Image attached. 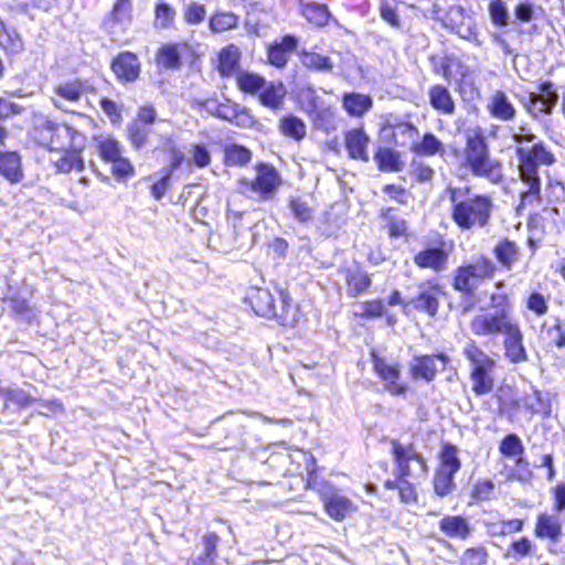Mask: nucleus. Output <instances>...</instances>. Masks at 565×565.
<instances>
[{"label": "nucleus", "instance_id": "nucleus-30", "mask_svg": "<svg viewBox=\"0 0 565 565\" xmlns=\"http://www.w3.org/2000/svg\"><path fill=\"white\" fill-rule=\"evenodd\" d=\"M287 90L281 82H267L257 95L259 104L273 111L280 110L284 107Z\"/></svg>", "mask_w": 565, "mask_h": 565}, {"label": "nucleus", "instance_id": "nucleus-2", "mask_svg": "<svg viewBox=\"0 0 565 565\" xmlns=\"http://www.w3.org/2000/svg\"><path fill=\"white\" fill-rule=\"evenodd\" d=\"M449 217L460 232L483 230L490 226L495 203L489 193L476 192L470 184L448 185Z\"/></svg>", "mask_w": 565, "mask_h": 565}, {"label": "nucleus", "instance_id": "nucleus-27", "mask_svg": "<svg viewBox=\"0 0 565 565\" xmlns=\"http://www.w3.org/2000/svg\"><path fill=\"white\" fill-rule=\"evenodd\" d=\"M487 110L490 116L500 121H513L516 108L504 90H494L488 99Z\"/></svg>", "mask_w": 565, "mask_h": 565}, {"label": "nucleus", "instance_id": "nucleus-48", "mask_svg": "<svg viewBox=\"0 0 565 565\" xmlns=\"http://www.w3.org/2000/svg\"><path fill=\"white\" fill-rule=\"evenodd\" d=\"M489 552L482 544L467 547L458 558L459 565H487Z\"/></svg>", "mask_w": 565, "mask_h": 565}, {"label": "nucleus", "instance_id": "nucleus-55", "mask_svg": "<svg viewBox=\"0 0 565 565\" xmlns=\"http://www.w3.org/2000/svg\"><path fill=\"white\" fill-rule=\"evenodd\" d=\"M288 207L292 216L299 222L307 223L312 220V209L301 198L290 196L288 200Z\"/></svg>", "mask_w": 565, "mask_h": 565}, {"label": "nucleus", "instance_id": "nucleus-45", "mask_svg": "<svg viewBox=\"0 0 565 565\" xmlns=\"http://www.w3.org/2000/svg\"><path fill=\"white\" fill-rule=\"evenodd\" d=\"M457 472L435 469L431 484L434 493L439 498L450 495L455 488V476Z\"/></svg>", "mask_w": 565, "mask_h": 565}, {"label": "nucleus", "instance_id": "nucleus-34", "mask_svg": "<svg viewBox=\"0 0 565 565\" xmlns=\"http://www.w3.org/2000/svg\"><path fill=\"white\" fill-rule=\"evenodd\" d=\"M428 99L433 109L443 115H452L456 110L455 99L449 88L443 84H434L428 89Z\"/></svg>", "mask_w": 565, "mask_h": 565}, {"label": "nucleus", "instance_id": "nucleus-18", "mask_svg": "<svg viewBox=\"0 0 565 565\" xmlns=\"http://www.w3.org/2000/svg\"><path fill=\"white\" fill-rule=\"evenodd\" d=\"M437 361L441 363V371H444L450 363V358L445 352L415 355L408 367L412 380L433 382L439 373Z\"/></svg>", "mask_w": 565, "mask_h": 565}, {"label": "nucleus", "instance_id": "nucleus-19", "mask_svg": "<svg viewBox=\"0 0 565 565\" xmlns=\"http://www.w3.org/2000/svg\"><path fill=\"white\" fill-rule=\"evenodd\" d=\"M339 273L343 277L345 292L350 298H356L360 295L366 294L372 287L371 274L358 262L342 265L339 268Z\"/></svg>", "mask_w": 565, "mask_h": 565}, {"label": "nucleus", "instance_id": "nucleus-3", "mask_svg": "<svg viewBox=\"0 0 565 565\" xmlns=\"http://www.w3.org/2000/svg\"><path fill=\"white\" fill-rule=\"evenodd\" d=\"M390 456L395 468V478L386 479L383 488L386 491H396L398 501L405 505H415L418 502L419 494L417 487L412 479L415 478V471L412 466L419 468L422 473L428 470L427 460L417 449L415 443H402L397 438L390 439Z\"/></svg>", "mask_w": 565, "mask_h": 565}, {"label": "nucleus", "instance_id": "nucleus-14", "mask_svg": "<svg viewBox=\"0 0 565 565\" xmlns=\"http://www.w3.org/2000/svg\"><path fill=\"white\" fill-rule=\"evenodd\" d=\"M417 288L416 294L411 297V308L428 318H435L446 294L444 286L437 279L430 278L418 284Z\"/></svg>", "mask_w": 565, "mask_h": 565}, {"label": "nucleus", "instance_id": "nucleus-50", "mask_svg": "<svg viewBox=\"0 0 565 565\" xmlns=\"http://www.w3.org/2000/svg\"><path fill=\"white\" fill-rule=\"evenodd\" d=\"M495 484L491 479L476 481L469 492L471 503L489 501L494 497Z\"/></svg>", "mask_w": 565, "mask_h": 565}, {"label": "nucleus", "instance_id": "nucleus-52", "mask_svg": "<svg viewBox=\"0 0 565 565\" xmlns=\"http://www.w3.org/2000/svg\"><path fill=\"white\" fill-rule=\"evenodd\" d=\"M452 68H456V71L460 74L461 78H465L469 74L468 68L457 56L451 54L441 57L438 72L440 73L444 79L448 82L451 81L454 76Z\"/></svg>", "mask_w": 565, "mask_h": 565}, {"label": "nucleus", "instance_id": "nucleus-43", "mask_svg": "<svg viewBox=\"0 0 565 565\" xmlns=\"http://www.w3.org/2000/svg\"><path fill=\"white\" fill-rule=\"evenodd\" d=\"M300 12L308 23L317 28L326 26L331 18V12L326 3H305L301 6Z\"/></svg>", "mask_w": 565, "mask_h": 565}, {"label": "nucleus", "instance_id": "nucleus-54", "mask_svg": "<svg viewBox=\"0 0 565 565\" xmlns=\"http://www.w3.org/2000/svg\"><path fill=\"white\" fill-rule=\"evenodd\" d=\"M96 145L99 156L103 160L110 162L121 156L119 142L110 136L96 138Z\"/></svg>", "mask_w": 565, "mask_h": 565}, {"label": "nucleus", "instance_id": "nucleus-23", "mask_svg": "<svg viewBox=\"0 0 565 565\" xmlns=\"http://www.w3.org/2000/svg\"><path fill=\"white\" fill-rule=\"evenodd\" d=\"M298 44L299 40L294 34H285L279 41H273L266 47V63L279 70L285 68Z\"/></svg>", "mask_w": 565, "mask_h": 565}, {"label": "nucleus", "instance_id": "nucleus-4", "mask_svg": "<svg viewBox=\"0 0 565 565\" xmlns=\"http://www.w3.org/2000/svg\"><path fill=\"white\" fill-rule=\"evenodd\" d=\"M244 303L256 316L275 320L282 327H295L303 318L299 305L294 302L288 289L278 284H274L273 287H248Z\"/></svg>", "mask_w": 565, "mask_h": 565}, {"label": "nucleus", "instance_id": "nucleus-35", "mask_svg": "<svg viewBox=\"0 0 565 565\" xmlns=\"http://www.w3.org/2000/svg\"><path fill=\"white\" fill-rule=\"evenodd\" d=\"M0 175L10 183L23 180L21 157L17 151L0 150Z\"/></svg>", "mask_w": 565, "mask_h": 565}, {"label": "nucleus", "instance_id": "nucleus-61", "mask_svg": "<svg viewBox=\"0 0 565 565\" xmlns=\"http://www.w3.org/2000/svg\"><path fill=\"white\" fill-rule=\"evenodd\" d=\"M6 399L20 407H28L33 404L34 398L21 388H8L4 393Z\"/></svg>", "mask_w": 565, "mask_h": 565}, {"label": "nucleus", "instance_id": "nucleus-28", "mask_svg": "<svg viewBox=\"0 0 565 565\" xmlns=\"http://www.w3.org/2000/svg\"><path fill=\"white\" fill-rule=\"evenodd\" d=\"M130 0H117L111 12L104 19L103 26L111 35H118L130 21Z\"/></svg>", "mask_w": 565, "mask_h": 565}, {"label": "nucleus", "instance_id": "nucleus-49", "mask_svg": "<svg viewBox=\"0 0 565 565\" xmlns=\"http://www.w3.org/2000/svg\"><path fill=\"white\" fill-rule=\"evenodd\" d=\"M499 451L504 458H521L524 455L525 448L521 438L516 434L511 433L501 439Z\"/></svg>", "mask_w": 565, "mask_h": 565}, {"label": "nucleus", "instance_id": "nucleus-47", "mask_svg": "<svg viewBox=\"0 0 565 565\" xmlns=\"http://www.w3.org/2000/svg\"><path fill=\"white\" fill-rule=\"evenodd\" d=\"M542 330L548 338L550 344L556 349H565V320L559 316L553 317L552 324H542Z\"/></svg>", "mask_w": 565, "mask_h": 565}, {"label": "nucleus", "instance_id": "nucleus-17", "mask_svg": "<svg viewBox=\"0 0 565 565\" xmlns=\"http://www.w3.org/2000/svg\"><path fill=\"white\" fill-rule=\"evenodd\" d=\"M186 56H194L193 47L186 41L162 43L153 57L159 71H178Z\"/></svg>", "mask_w": 565, "mask_h": 565}, {"label": "nucleus", "instance_id": "nucleus-12", "mask_svg": "<svg viewBox=\"0 0 565 565\" xmlns=\"http://www.w3.org/2000/svg\"><path fill=\"white\" fill-rule=\"evenodd\" d=\"M372 371L383 383L385 391L392 396H404L409 386L402 381V364L397 361L388 362L377 350L370 352Z\"/></svg>", "mask_w": 565, "mask_h": 565}, {"label": "nucleus", "instance_id": "nucleus-58", "mask_svg": "<svg viewBox=\"0 0 565 565\" xmlns=\"http://www.w3.org/2000/svg\"><path fill=\"white\" fill-rule=\"evenodd\" d=\"M206 18V8L199 2H190L183 9V19L186 24L193 25L203 22Z\"/></svg>", "mask_w": 565, "mask_h": 565}, {"label": "nucleus", "instance_id": "nucleus-39", "mask_svg": "<svg viewBox=\"0 0 565 565\" xmlns=\"http://www.w3.org/2000/svg\"><path fill=\"white\" fill-rule=\"evenodd\" d=\"M461 466L458 447L449 441H441L437 452L436 469L458 472Z\"/></svg>", "mask_w": 565, "mask_h": 565}, {"label": "nucleus", "instance_id": "nucleus-41", "mask_svg": "<svg viewBox=\"0 0 565 565\" xmlns=\"http://www.w3.org/2000/svg\"><path fill=\"white\" fill-rule=\"evenodd\" d=\"M536 553V544L527 536H520L509 543L504 556L513 561H521L535 557Z\"/></svg>", "mask_w": 565, "mask_h": 565}, {"label": "nucleus", "instance_id": "nucleus-56", "mask_svg": "<svg viewBox=\"0 0 565 565\" xmlns=\"http://www.w3.org/2000/svg\"><path fill=\"white\" fill-rule=\"evenodd\" d=\"M237 24V18L234 13L221 12L215 13L210 19V30L213 33H221L235 28Z\"/></svg>", "mask_w": 565, "mask_h": 565}, {"label": "nucleus", "instance_id": "nucleus-1", "mask_svg": "<svg viewBox=\"0 0 565 565\" xmlns=\"http://www.w3.org/2000/svg\"><path fill=\"white\" fill-rule=\"evenodd\" d=\"M492 253L495 260L482 253L471 260L461 263L452 270L450 286L463 299L461 302L463 313L476 307L479 287L495 277L498 265L503 269L511 270L522 257L521 246L507 236L500 237L495 242Z\"/></svg>", "mask_w": 565, "mask_h": 565}, {"label": "nucleus", "instance_id": "nucleus-42", "mask_svg": "<svg viewBox=\"0 0 565 565\" xmlns=\"http://www.w3.org/2000/svg\"><path fill=\"white\" fill-rule=\"evenodd\" d=\"M253 158V152L246 146L230 143L223 148V164L225 167H245Z\"/></svg>", "mask_w": 565, "mask_h": 565}, {"label": "nucleus", "instance_id": "nucleus-6", "mask_svg": "<svg viewBox=\"0 0 565 565\" xmlns=\"http://www.w3.org/2000/svg\"><path fill=\"white\" fill-rule=\"evenodd\" d=\"M461 167L472 177L482 178L493 184L503 181V167L499 159L492 157L487 136L477 127L465 137Z\"/></svg>", "mask_w": 565, "mask_h": 565}, {"label": "nucleus", "instance_id": "nucleus-33", "mask_svg": "<svg viewBox=\"0 0 565 565\" xmlns=\"http://www.w3.org/2000/svg\"><path fill=\"white\" fill-rule=\"evenodd\" d=\"M111 68L120 81L134 82L140 70V62L136 54L120 53L111 63Z\"/></svg>", "mask_w": 565, "mask_h": 565}, {"label": "nucleus", "instance_id": "nucleus-37", "mask_svg": "<svg viewBox=\"0 0 565 565\" xmlns=\"http://www.w3.org/2000/svg\"><path fill=\"white\" fill-rule=\"evenodd\" d=\"M278 131L282 137L300 142L307 136V125L300 117L286 114L278 120Z\"/></svg>", "mask_w": 565, "mask_h": 565}, {"label": "nucleus", "instance_id": "nucleus-24", "mask_svg": "<svg viewBox=\"0 0 565 565\" xmlns=\"http://www.w3.org/2000/svg\"><path fill=\"white\" fill-rule=\"evenodd\" d=\"M241 63L242 51L236 44L230 43L217 52L214 70L222 79H228L243 70Z\"/></svg>", "mask_w": 565, "mask_h": 565}, {"label": "nucleus", "instance_id": "nucleus-38", "mask_svg": "<svg viewBox=\"0 0 565 565\" xmlns=\"http://www.w3.org/2000/svg\"><path fill=\"white\" fill-rule=\"evenodd\" d=\"M234 79L237 90L249 96H257L266 81L263 75L244 68L236 74Z\"/></svg>", "mask_w": 565, "mask_h": 565}, {"label": "nucleus", "instance_id": "nucleus-32", "mask_svg": "<svg viewBox=\"0 0 565 565\" xmlns=\"http://www.w3.org/2000/svg\"><path fill=\"white\" fill-rule=\"evenodd\" d=\"M409 150L422 158L444 157L446 154L444 142L431 131L424 132L419 139L412 142Z\"/></svg>", "mask_w": 565, "mask_h": 565}, {"label": "nucleus", "instance_id": "nucleus-13", "mask_svg": "<svg viewBox=\"0 0 565 565\" xmlns=\"http://www.w3.org/2000/svg\"><path fill=\"white\" fill-rule=\"evenodd\" d=\"M452 244L448 243L443 234L437 233L433 244L424 246L414 256L413 262L419 269H429L441 273L448 268Z\"/></svg>", "mask_w": 565, "mask_h": 565}, {"label": "nucleus", "instance_id": "nucleus-10", "mask_svg": "<svg viewBox=\"0 0 565 565\" xmlns=\"http://www.w3.org/2000/svg\"><path fill=\"white\" fill-rule=\"evenodd\" d=\"M36 142L51 151L79 152L85 146V137L66 124L44 119L34 127Z\"/></svg>", "mask_w": 565, "mask_h": 565}, {"label": "nucleus", "instance_id": "nucleus-53", "mask_svg": "<svg viewBox=\"0 0 565 565\" xmlns=\"http://www.w3.org/2000/svg\"><path fill=\"white\" fill-rule=\"evenodd\" d=\"M0 46L9 54H18L23 50V41L14 29H9L3 23L0 31Z\"/></svg>", "mask_w": 565, "mask_h": 565}, {"label": "nucleus", "instance_id": "nucleus-8", "mask_svg": "<svg viewBox=\"0 0 565 565\" xmlns=\"http://www.w3.org/2000/svg\"><path fill=\"white\" fill-rule=\"evenodd\" d=\"M489 300L493 311L479 312L469 321L470 332L477 338L498 337L514 321V303L508 292H492Z\"/></svg>", "mask_w": 565, "mask_h": 565}, {"label": "nucleus", "instance_id": "nucleus-40", "mask_svg": "<svg viewBox=\"0 0 565 565\" xmlns=\"http://www.w3.org/2000/svg\"><path fill=\"white\" fill-rule=\"evenodd\" d=\"M298 58L301 66L310 72H332L333 70V63L329 56L311 50H300Z\"/></svg>", "mask_w": 565, "mask_h": 565}, {"label": "nucleus", "instance_id": "nucleus-5", "mask_svg": "<svg viewBox=\"0 0 565 565\" xmlns=\"http://www.w3.org/2000/svg\"><path fill=\"white\" fill-rule=\"evenodd\" d=\"M519 179L525 184L521 191V203L532 204L542 196V179L540 169L551 168L557 162L553 149L543 140L530 146L516 145L514 147Z\"/></svg>", "mask_w": 565, "mask_h": 565}, {"label": "nucleus", "instance_id": "nucleus-63", "mask_svg": "<svg viewBox=\"0 0 565 565\" xmlns=\"http://www.w3.org/2000/svg\"><path fill=\"white\" fill-rule=\"evenodd\" d=\"M171 177L172 174L163 171L161 178L150 186V193L156 200H161L171 189Z\"/></svg>", "mask_w": 565, "mask_h": 565}, {"label": "nucleus", "instance_id": "nucleus-60", "mask_svg": "<svg viewBox=\"0 0 565 565\" xmlns=\"http://www.w3.org/2000/svg\"><path fill=\"white\" fill-rule=\"evenodd\" d=\"M382 190L392 201H395L401 205L407 204L409 192L406 188L399 184L388 183L385 184Z\"/></svg>", "mask_w": 565, "mask_h": 565}, {"label": "nucleus", "instance_id": "nucleus-15", "mask_svg": "<svg viewBox=\"0 0 565 565\" xmlns=\"http://www.w3.org/2000/svg\"><path fill=\"white\" fill-rule=\"evenodd\" d=\"M558 102V93L551 79L541 81L534 92H530L522 106L532 117L548 115Z\"/></svg>", "mask_w": 565, "mask_h": 565}, {"label": "nucleus", "instance_id": "nucleus-31", "mask_svg": "<svg viewBox=\"0 0 565 565\" xmlns=\"http://www.w3.org/2000/svg\"><path fill=\"white\" fill-rule=\"evenodd\" d=\"M373 159L377 170L384 173L401 172L405 167L402 152L392 147H377Z\"/></svg>", "mask_w": 565, "mask_h": 565}, {"label": "nucleus", "instance_id": "nucleus-25", "mask_svg": "<svg viewBox=\"0 0 565 565\" xmlns=\"http://www.w3.org/2000/svg\"><path fill=\"white\" fill-rule=\"evenodd\" d=\"M439 531L449 540L467 541L472 535L469 519L461 514L444 515L438 523Z\"/></svg>", "mask_w": 565, "mask_h": 565}, {"label": "nucleus", "instance_id": "nucleus-44", "mask_svg": "<svg viewBox=\"0 0 565 565\" xmlns=\"http://www.w3.org/2000/svg\"><path fill=\"white\" fill-rule=\"evenodd\" d=\"M387 316L385 301L381 298L366 299L359 303V309L353 312L358 320L370 321Z\"/></svg>", "mask_w": 565, "mask_h": 565}, {"label": "nucleus", "instance_id": "nucleus-9", "mask_svg": "<svg viewBox=\"0 0 565 565\" xmlns=\"http://www.w3.org/2000/svg\"><path fill=\"white\" fill-rule=\"evenodd\" d=\"M469 364V380L475 396H486L495 387L497 360L488 354L476 340H470L462 349Z\"/></svg>", "mask_w": 565, "mask_h": 565}, {"label": "nucleus", "instance_id": "nucleus-62", "mask_svg": "<svg viewBox=\"0 0 565 565\" xmlns=\"http://www.w3.org/2000/svg\"><path fill=\"white\" fill-rule=\"evenodd\" d=\"M191 153L195 167L205 168L211 164V154L205 146L201 143L192 145Z\"/></svg>", "mask_w": 565, "mask_h": 565}, {"label": "nucleus", "instance_id": "nucleus-46", "mask_svg": "<svg viewBox=\"0 0 565 565\" xmlns=\"http://www.w3.org/2000/svg\"><path fill=\"white\" fill-rule=\"evenodd\" d=\"M524 306L533 316L544 317L550 311V295H544L540 290H531L524 299Z\"/></svg>", "mask_w": 565, "mask_h": 565}, {"label": "nucleus", "instance_id": "nucleus-57", "mask_svg": "<svg viewBox=\"0 0 565 565\" xmlns=\"http://www.w3.org/2000/svg\"><path fill=\"white\" fill-rule=\"evenodd\" d=\"M491 22L498 26L503 28L509 23V12L503 0H491L488 6Z\"/></svg>", "mask_w": 565, "mask_h": 565}, {"label": "nucleus", "instance_id": "nucleus-64", "mask_svg": "<svg viewBox=\"0 0 565 565\" xmlns=\"http://www.w3.org/2000/svg\"><path fill=\"white\" fill-rule=\"evenodd\" d=\"M553 500V511L561 512L565 510V482H558L551 489Z\"/></svg>", "mask_w": 565, "mask_h": 565}, {"label": "nucleus", "instance_id": "nucleus-26", "mask_svg": "<svg viewBox=\"0 0 565 565\" xmlns=\"http://www.w3.org/2000/svg\"><path fill=\"white\" fill-rule=\"evenodd\" d=\"M379 217L384 222L383 228L390 239H407L411 236L408 222L396 214L395 207H382L379 212Z\"/></svg>", "mask_w": 565, "mask_h": 565}, {"label": "nucleus", "instance_id": "nucleus-59", "mask_svg": "<svg viewBox=\"0 0 565 565\" xmlns=\"http://www.w3.org/2000/svg\"><path fill=\"white\" fill-rule=\"evenodd\" d=\"M411 174L418 183H431L435 178V170L424 161H413Z\"/></svg>", "mask_w": 565, "mask_h": 565}, {"label": "nucleus", "instance_id": "nucleus-20", "mask_svg": "<svg viewBox=\"0 0 565 565\" xmlns=\"http://www.w3.org/2000/svg\"><path fill=\"white\" fill-rule=\"evenodd\" d=\"M503 354L512 364H521L529 361V353L524 344V334L520 323H513L502 333Z\"/></svg>", "mask_w": 565, "mask_h": 565}, {"label": "nucleus", "instance_id": "nucleus-29", "mask_svg": "<svg viewBox=\"0 0 565 565\" xmlns=\"http://www.w3.org/2000/svg\"><path fill=\"white\" fill-rule=\"evenodd\" d=\"M533 533L539 540H547L552 543H557L563 535V527L554 515L542 512L539 513L535 519Z\"/></svg>", "mask_w": 565, "mask_h": 565}, {"label": "nucleus", "instance_id": "nucleus-16", "mask_svg": "<svg viewBox=\"0 0 565 565\" xmlns=\"http://www.w3.org/2000/svg\"><path fill=\"white\" fill-rule=\"evenodd\" d=\"M211 115L242 129H254L258 126V119L249 108L230 98L217 103L211 110Z\"/></svg>", "mask_w": 565, "mask_h": 565}, {"label": "nucleus", "instance_id": "nucleus-11", "mask_svg": "<svg viewBox=\"0 0 565 565\" xmlns=\"http://www.w3.org/2000/svg\"><path fill=\"white\" fill-rule=\"evenodd\" d=\"M254 171L253 178L238 179L239 193L254 196L257 201L273 200L282 184L278 169L269 162L260 161L255 163Z\"/></svg>", "mask_w": 565, "mask_h": 565}, {"label": "nucleus", "instance_id": "nucleus-7", "mask_svg": "<svg viewBox=\"0 0 565 565\" xmlns=\"http://www.w3.org/2000/svg\"><path fill=\"white\" fill-rule=\"evenodd\" d=\"M307 473L303 488L311 490L319 497L324 513L335 522H342L356 512V504L328 479L318 472L317 460L311 454H305Z\"/></svg>", "mask_w": 565, "mask_h": 565}, {"label": "nucleus", "instance_id": "nucleus-21", "mask_svg": "<svg viewBox=\"0 0 565 565\" xmlns=\"http://www.w3.org/2000/svg\"><path fill=\"white\" fill-rule=\"evenodd\" d=\"M85 90L86 86L82 81H66L54 87V96L51 97V100L56 108L65 113H75L72 106L82 99Z\"/></svg>", "mask_w": 565, "mask_h": 565}, {"label": "nucleus", "instance_id": "nucleus-22", "mask_svg": "<svg viewBox=\"0 0 565 565\" xmlns=\"http://www.w3.org/2000/svg\"><path fill=\"white\" fill-rule=\"evenodd\" d=\"M343 142L349 159L364 163L370 161L369 147L371 137L364 126L361 125L345 130L343 134Z\"/></svg>", "mask_w": 565, "mask_h": 565}, {"label": "nucleus", "instance_id": "nucleus-51", "mask_svg": "<svg viewBox=\"0 0 565 565\" xmlns=\"http://www.w3.org/2000/svg\"><path fill=\"white\" fill-rule=\"evenodd\" d=\"M175 9L164 0H159L154 7V26L159 29H169L173 25L175 19Z\"/></svg>", "mask_w": 565, "mask_h": 565}, {"label": "nucleus", "instance_id": "nucleus-36", "mask_svg": "<svg viewBox=\"0 0 565 565\" xmlns=\"http://www.w3.org/2000/svg\"><path fill=\"white\" fill-rule=\"evenodd\" d=\"M342 107L350 117L362 118L373 107V99L367 94L350 92L342 96Z\"/></svg>", "mask_w": 565, "mask_h": 565}]
</instances>
